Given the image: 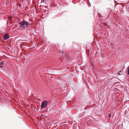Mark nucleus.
<instances>
[{"instance_id": "obj_2", "label": "nucleus", "mask_w": 129, "mask_h": 129, "mask_svg": "<svg viewBox=\"0 0 129 129\" xmlns=\"http://www.w3.org/2000/svg\"><path fill=\"white\" fill-rule=\"evenodd\" d=\"M49 103V102L48 101L45 100L44 101L41 103V107L42 108L44 109L46 108Z\"/></svg>"}, {"instance_id": "obj_3", "label": "nucleus", "mask_w": 129, "mask_h": 129, "mask_svg": "<svg viewBox=\"0 0 129 129\" xmlns=\"http://www.w3.org/2000/svg\"><path fill=\"white\" fill-rule=\"evenodd\" d=\"M9 36L8 34H6L3 36V39L6 40L9 39Z\"/></svg>"}, {"instance_id": "obj_1", "label": "nucleus", "mask_w": 129, "mask_h": 129, "mask_svg": "<svg viewBox=\"0 0 129 129\" xmlns=\"http://www.w3.org/2000/svg\"><path fill=\"white\" fill-rule=\"evenodd\" d=\"M20 26L21 28H26L30 25L29 22H27L25 20H22L19 23Z\"/></svg>"}, {"instance_id": "obj_8", "label": "nucleus", "mask_w": 129, "mask_h": 129, "mask_svg": "<svg viewBox=\"0 0 129 129\" xmlns=\"http://www.w3.org/2000/svg\"><path fill=\"white\" fill-rule=\"evenodd\" d=\"M117 74L119 75H121V74L119 73V72Z\"/></svg>"}, {"instance_id": "obj_6", "label": "nucleus", "mask_w": 129, "mask_h": 129, "mask_svg": "<svg viewBox=\"0 0 129 129\" xmlns=\"http://www.w3.org/2000/svg\"><path fill=\"white\" fill-rule=\"evenodd\" d=\"M108 117L109 118L111 117V114H109V115H108Z\"/></svg>"}, {"instance_id": "obj_9", "label": "nucleus", "mask_w": 129, "mask_h": 129, "mask_svg": "<svg viewBox=\"0 0 129 129\" xmlns=\"http://www.w3.org/2000/svg\"><path fill=\"white\" fill-rule=\"evenodd\" d=\"M60 53H63V52H62V51H60Z\"/></svg>"}, {"instance_id": "obj_7", "label": "nucleus", "mask_w": 129, "mask_h": 129, "mask_svg": "<svg viewBox=\"0 0 129 129\" xmlns=\"http://www.w3.org/2000/svg\"><path fill=\"white\" fill-rule=\"evenodd\" d=\"M122 70H120L119 71V72H120V73H121V72H122Z\"/></svg>"}, {"instance_id": "obj_10", "label": "nucleus", "mask_w": 129, "mask_h": 129, "mask_svg": "<svg viewBox=\"0 0 129 129\" xmlns=\"http://www.w3.org/2000/svg\"><path fill=\"white\" fill-rule=\"evenodd\" d=\"M66 122H67L66 121H65V122H62V123H66Z\"/></svg>"}, {"instance_id": "obj_5", "label": "nucleus", "mask_w": 129, "mask_h": 129, "mask_svg": "<svg viewBox=\"0 0 129 129\" xmlns=\"http://www.w3.org/2000/svg\"><path fill=\"white\" fill-rule=\"evenodd\" d=\"M126 70L127 71V74L129 75V67L127 68Z\"/></svg>"}, {"instance_id": "obj_4", "label": "nucleus", "mask_w": 129, "mask_h": 129, "mask_svg": "<svg viewBox=\"0 0 129 129\" xmlns=\"http://www.w3.org/2000/svg\"><path fill=\"white\" fill-rule=\"evenodd\" d=\"M4 64V61H2L1 62V63H0V66L1 67H3V64Z\"/></svg>"}]
</instances>
